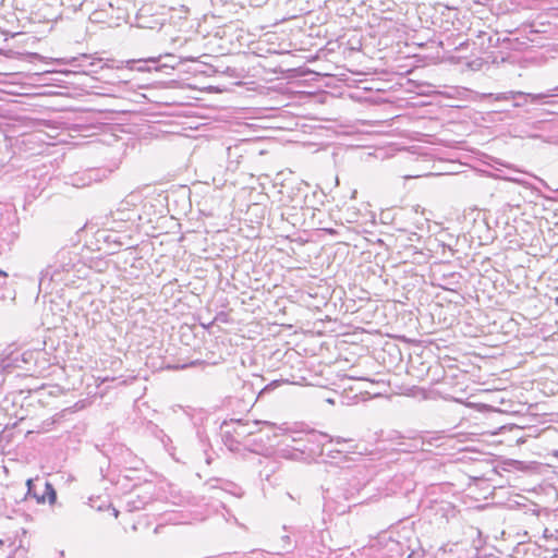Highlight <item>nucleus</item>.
Returning a JSON list of instances; mask_svg holds the SVG:
<instances>
[{
	"instance_id": "1a4fd4ad",
	"label": "nucleus",
	"mask_w": 558,
	"mask_h": 558,
	"mask_svg": "<svg viewBox=\"0 0 558 558\" xmlns=\"http://www.w3.org/2000/svg\"><path fill=\"white\" fill-rule=\"evenodd\" d=\"M526 98H518L513 102V107H522L526 102Z\"/></svg>"
},
{
	"instance_id": "ddd939ff",
	"label": "nucleus",
	"mask_w": 558,
	"mask_h": 558,
	"mask_svg": "<svg viewBox=\"0 0 558 558\" xmlns=\"http://www.w3.org/2000/svg\"><path fill=\"white\" fill-rule=\"evenodd\" d=\"M3 545V541L0 539V546Z\"/></svg>"
},
{
	"instance_id": "423d86ee",
	"label": "nucleus",
	"mask_w": 558,
	"mask_h": 558,
	"mask_svg": "<svg viewBox=\"0 0 558 558\" xmlns=\"http://www.w3.org/2000/svg\"><path fill=\"white\" fill-rule=\"evenodd\" d=\"M489 97H493L497 101L510 100V99L515 100L518 98L530 97L532 99V101H535V100L543 98L544 96L542 94L533 95V94H525L523 92L510 90V92H506V93L489 94Z\"/></svg>"
},
{
	"instance_id": "f03ea898",
	"label": "nucleus",
	"mask_w": 558,
	"mask_h": 558,
	"mask_svg": "<svg viewBox=\"0 0 558 558\" xmlns=\"http://www.w3.org/2000/svg\"><path fill=\"white\" fill-rule=\"evenodd\" d=\"M326 437V434L308 432L299 438H293L292 441L294 446H292L293 452L291 453V458L295 460H308L317 454H322L325 445L323 439Z\"/></svg>"
},
{
	"instance_id": "9b49d317",
	"label": "nucleus",
	"mask_w": 558,
	"mask_h": 558,
	"mask_svg": "<svg viewBox=\"0 0 558 558\" xmlns=\"http://www.w3.org/2000/svg\"><path fill=\"white\" fill-rule=\"evenodd\" d=\"M7 277H8V274L0 269V278L3 280V282H5Z\"/></svg>"
},
{
	"instance_id": "f257e3e1",
	"label": "nucleus",
	"mask_w": 558,
	"mask_h": 558,
	"mask_svg": "<svg viewBox=\"0 0 558 558\" xmlns=\"http://www.w3.org/2000/svg\"><path fill=\"white\" fill-rule=\"evenodd\" d=\"M76 256L69 250H60L52 264L48 265L40 274L39 289H48L51 282L70 281L69 275L75 267Z\"/></svg>"
},
{
	"instance_id": "6e6552de",
	"label": "nucleus",
	"mask_w": 558,
	"mask_h": 558,
	"mask_svg": "<svg viewBox=\"0 0 558 558\" xmlns=\"http://www.w3.org/2000/svg\"><path fill=\"white\" fill-rule=\"evenodd\" d=\"M327 438H328V441H329V442H333V441H335L337 445H341V444H343V442H347V441H348V440H347V439H344V438H341V437H336V438H333V437H330V436H328V435H327V437H326L325 439H327Z\"/></svg>"
},
{
	"instance_id": "20e7f679",
	"label": "nucleus",
	"mask_w": 558,
	"mask_h": 558,
	"mask_svg": "<svg viewBox=\"0 0 558 558\" xmlns=\"http://www.w3.org/2000/svg\"><path fill=\"white\" fill-rule=\"evenodd\" d=\"M110 216L114 223L135 222L136 219L141 218L132 196L121 201L118 207L110 213Z\"/></svg>"
},
{
	"instance_id": "f8f14e48",
	"label": "nucleus",
	"mask_w": 558,
	"mask_h": 558,
	"mask_svg": "<svg viewBox=\"0 0 558 558\" xmlns=\"http://www.w3.org/2000/svg\"><path fill=\"white\" fill-rule=\"evenodd\" d=\"M272 385H274V384H270V385L266 386V387L260 391V393H259V395H262V393L266 392L267 390H269V389H270V387H271Z\"/></svg>"
},
{
	"instance_id": "0eeeda50",
	"label": "nucleus",
	"mask_w": 558,
	"mask_h": 558,
	"mask_svg": "<svg viewBox=\"0 0 558 558\" xmlns=\"http://www.w3.org/2000/svg\"><path fill=\"white\" fill-rule=\"evenodd\" d=\"M149 500L150 497H134L133 495H131L130 499L126 501V508L129 511H138L141 509H144Z\"/></svg>"
},
{
	"instance_id": "9d476101",
	"label": "nucleus",
	"mask_w": 558,
	"mask_h": 558,
	"mask_svg": "<svg viewBox=\"0 0 558 558\" xmlns=\"http://www.w3.org/2000/svg\"><path fill=\"white\" fill-rule=\"evenodd\" d=\"M5 367L7 366H4L0 363V386L4 383V379H5V377H4Z\"/></svg>"
},
{
	"instance_id": "7ed1b4c3",
	"label": "nucleus",
	"mask_w": 558,
	"mask_h": 558,
	"mask_svg": "<svg viewBox=\"0 0 558 558\" xmlns=\"http://www.w3.org/2000/svg\"><path fill=\"white\" fill-rule=\"evenodd\" d=\"M27 496L34 497L38 504H44L46 500L52 505L57 499V493L53 485L48 481L40 478H28L26 481Z\"/></svg>"
},
{
	"instance_id": "39448f33",
	"label": "nucleus",
	"mask_w": 558,
	"mask_h": 558,
	"mask_svg": "<svg viewBox=\"0 0 558 558\" xmlns=\"http://www.w3.org/2000/svg\"><path fill=\"white\" fill-rule=\"evenodd\" d=\"M259 424V422L255 421L252 423H242L241 421H238L233 427V434L236 438L235 441L240 442L239 439L245 438L248 435H252L256 432V427Z\"/></svg>"
}]
</instances>
